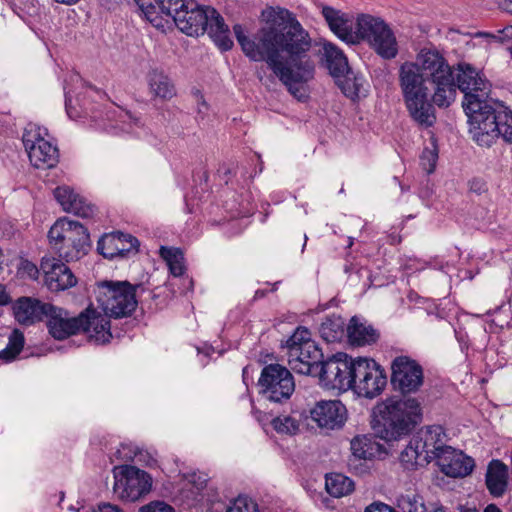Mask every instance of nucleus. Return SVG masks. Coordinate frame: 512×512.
<instances>
[{
  "mask_svg": "<svg viewBox=\"0 0 512 512\" xmlns=\"http://www.w3.org/2000/svg\"><path fill=\"white\" fill-rule=\"evenodd\" d=\"M285 347L291 369L299 374H310L312 367L322 357L321 350L306 327H298L287 339Z\"/></svg>",
  "mask_w": 512,
  "mask_h": 512,
  "instance_id": "nucleus-11",
  "label": "nucleus"
},
{
  "mask_svg": "<svg viewBox=\"0 0 512 512\" xmlns=\"http://www.w3.org/2000/svg\"><path fill=\"white\" fill-rule=\"evenodd\" d=\"M485 482L494 497H501L508 486V467L500 460H492L487 468Z\"/></svg>",
  "mask_w": 512,
  "mask_h": 512,
  "instance_id": "nucleus-28",
  "label": "nucleus"
},
{
  "mask_svg": "<svg viewBox=\"0 0 512 512\" xmlns=\"http://www.w3.org/2000/svg\"><path fill=\"white\" fill-rule=\"evenodd\" d=\"M48 238L59 257L67 262L80 259L91 246L87 229L81 223L67 218L54 223Z\"/></svg>",
  "mask_w": 512,
  "mask_h": 512,
  "instance_id": "nucleus-9",
  "label": "nucleus"
},
{
  "mask_svg": "<svg viewBox=\"0 0 512 512\" xmlns=\"http://www.w3.org/2000/svg\"><path fill=\"white\" fill-rule=\"evenodd\" d=\"M246 57L266 62L269 69L296 99L308 98L307 83L314 78L315 61L308 55L312 39L296 15L279 6L261 13V26L249 38L240 24L233 26Z\"/></svg>",
  "mask_w": 512,
  "mask_h": 512,
  "instance_id": "nucleus-1",
  "label": "nucleus"
},
{
  "mask_svg": "<svg viewBox=\"0 0 512 512\" xmlns=\"http://www.w3.org/2000/svg\"><path fill=\"white\" fill-rule=\"evenodd\" d=\"M83 313L85 314V322L81 331H84L97 344L109 342L112 334L110 331V321L107 319L108 316L89 309Z\"/></svg>",
  "mask_w": 512,
  "mask_h": 512,
  "instance_id": "nucleus-26",
  "label": "nucleus"
},
{
  "mask_svg": "<svg viewBox=\"0 0 512 512\" xmlns=\"http://www.w3.org/2000/svg\"><path fill=\"white\" fill-rule=\"evenodd\" d=\"M460 512H478L475 508L461 507Z\"/></svg>",
  "mask_w": 512,
  "mask_h": 512,
  "instance_id": "nucleus-54",
  "label": "nucleus"
},
{
  "mask_svg": "<svg viewBox=\"0 0 512 512\" xmlns=\"http://www.w3.org/2000/svg\"><path fill=\"white\" fill-rule=\"evenodd\" d=\"M54 197L63 210L68 213H73L82 218H88L94 214V207L69 186L55 188Z\"/></svg>",
  "mask_w": 512,
  "mask_h": 512,
  "instance_id": "nucleus-24",
  "label": "nucleus"
},
{
  "mask_svg": "<svg viewBox=\"0 0 512 512\" xmlns=\"http://www.w3.org/2000/svg\"><path fill=\"white\" fill-rule=\"evenodd\" d=\"M356 358L347 354L338 353L321 363L319 374L321 384L329 390L346 392L352 386V370L355 367Z\"/></svg>",
  "mask_w": 512,
  "mask_h": 512,
  "instance_id": "nucleus-16",
  "label": "nucleus"
},
{
  "mask_svg": "<svg viewBox=\"0 0 512 512\" xmlns=\"http://www.w3.org/2000/svg\"><path fill=\"white\" fill-rule=\"evenodd\" d=\"M10 301V296L6 292L5 287L0 284V306L7 305Z\"/></svg>",
  "mask_w": 512,
  "mask_h": 512,
  "instance_id": "nucleus-51",
  "label": "nucleus"
},
{
  "mask_svg": "<svg viewBox=\"0 0 512 512\" xmlns=\"http://www.w3.org/2000/svg\"><path fill=\"white\" fill-rule=\"evenodd\" d=\"M325 487L331 496L340 498L354 490V482L343 474L331 473L326 475Z\"/></svg>",
  "mask_w": 512,
  "mask_h": 512,
  "instance_id": "nucleus-35",
  "label": "nucleus"
},
{
  "mask_svg": "<svg viewBox=\"0 0 512 512\" xmlns=\"http://www.w3.org/2000/svg\"><path fill=\"white\" fill-rule=\"evenodd\" d=\"M70 101V99H68V97L66 96V100H65V103H66V108H68V102ZM67 111L69 112V109H67Z\"/></svg>",
  "mask_w": 512,
  "mask_h": 512,
  "instance_id": "nucleus-57",
  "label": "nucleus"
},
{
  "mask_svg": "<svg viewBox=\"0 0 512 512\" xmlns=\"http://www.w3.org/2000/svg\"><path fill=\"white\" fill-rule=\"evenodd\" d=\"M45 318L50 335L56 340H64L77 334L83 328L85 314L81 313L77 317L71 316L63 308L50 305Z\"/></svg>",
  "mask_w": 512,
  "mask_h": 512,
  "instance_id": "nucleus-17",
  "label": "nucleus"
},
{
  "mask_svg": "<svg viewBox=\"0 0 512 512\" xmlns=\"http://www.w3.org/2000/svg\"><path fill=\"white\" fill-rule=\"evenodd\" d=\"M27 152L31 164L36 168H52L58 163V149L49 141H40Z\"/></svg>",
  "mask_w": 512,
  "mask_h": 512,
  "instance_id": "nucleus-30",
  "label": "nucleus"
},
{
  "mask_svg": "<svg viewBox=\"0 0 512 512\" xmlns=\"http://www.w3.org/2000/svg\"><path fill=\"white\" fill-rule=\"evenodd\" d=\"M146 80L149 93L153 99L168 101L176 96L174 83L162 70H150L146 76Z\"/></svg>",
  "mask_w": 512,
  "mask_h": 512,
  "instance_id": "nucleus-27",
  "label": "nucleus"
},
{
  "mask_svg": "<svg viewBox=\"0 0 512 512\" xmlns=\"http://www.w3.org/2000/svg\"><path fill=\"white\" fill-rule=\"evenodd\" d=\"M376 435L386 442L409 434L422 420L421 403L416 398L387 399L375 408Z\"/></svg>",
  "mask_w": 512,
  "mask_h": 512,
  "instance_id": "nucleus-3",
  "label": "nucleus"
},
{
  "mask_svg": "<svg viewBox=\"0 0 512 512\" xmlns=\"http://www.w3.org/2000/svg\"><path fill=\"white\" fill-rule=\"evenodd\" d=\"M41 270L45 275V283L51 291H62L76 285L77 278L70 268L54 257H43Z\"/></svg>",
  "mask_w": 512,
  "mask_h": 512,
  "instance_id": "nucleus-19",
  "label": "nucleus"
},
{
  "mask_svg": "<svg viewBox=\"0 0 512 512\" xmlns=\"http://www.w3.org/2000/svg\"><path fill=\"white\" fill-rule=\"evenodd\" d=\"M352 376L351 390L368 399L379 396L387 384L384 369L373 359L356 358Z\"/></svg>",
  "mask_w": 512,
  "mask_h": 512,
  "instance_id": "nucleus-12",
  "label": "nucleus"
},
{
  "mask_svg": "<svg viewBox=\"0 0 512 512\" xmlns=\"http://www.w3.org/2000/svg\"><path fill=\"white\" fill-rule=\"evenodd\" d=\"M138 246L137 238L122 232L107 234L98 241V250L109 259L117 256L123 257L132 251L137 252Z\"/></svg>",
  "mask_w": 512,
  "mask_h": 512,
  "instance_id": "nucleus-22",
  "label": "nucleus"
},
{
  "mask_svg": "<svg viewBox=\"0 0 512 512\" xmlns=\"http://www.w3.org/2000/svg\"><path fill=\"white\" fill-rule=\"evenodd\" d=\"M259 393L271 402H282L290 398L295 389L291 372L280 364L266 365L258 380Z\"/></svg>",
  "mask_w": 512,
  "mask_h": 512,
  "instance_id": "nucleus-13",
  "label": "nucleus"
},
{
  "mask_svg": "<svg viewBox=\"0 0 512 512\" xmlns=\"http://www.w3.org/2000/svg\"><path fill=\"white\" fill-rule=\"evenodd\" d=\"M400 462L402 466L407 470H413L418 466H424L428 464L427 454L422 453L420 445H418L417 439L413 436L409 441L408 445L400 454Z\"/></svg>",
  "mask_w": 512,
  "mask_h": 512,
  "instance_id": "nucleus-33",
  "label": "nucleus"
},
{
  "mask_svg": "<svg viewBox=\"0 0 512 512\" xmlns=\"http://www.w3.org/2000/svg\"><path fill=\"white\" fill-rule=\"evenodd\" d=\"M173 21L188 36H199L207 32L223 51H228L233 46L223 17L210 6H199L194 0H189L185 8L176 13Z\"/></svg>",
  "mask_w": 512,
  "mask_h": 512,
  "instance_id": "nucleus-4",
  "label": "nucleus"
},
{
  "mask_svg": "<svg viewBox=\"0 0 512 512\" xmlns=\"http://www.w3.org/2000/svg\"><path fill=\"white\" fill-rule=\"evenodd\" d=\"M139 512H174V509L164 502H152L143 506Z\"/></svg>",
  "mask_w": 512,
  "mask_h": 512,
  "instance_id": "nucleus-46",
  "label": "nucleus"
},
{
  "mask_svg": "<svg viewBox=\"0 0 512 512\" xmlns=\"http://www.w3.org/2000/svg\"><path fill=\"white\" fill-rule=\"evenodd\" d=\"M140 454V451L133 443H121L111 456V461L132 462Z\"/></svg>",
  "mask_w": 512,
  "mask_h": 512,
  "instance_id": "nucleus-42",
  "label": "nucleus"
},
{
  "mask_svg": "<svg viewBox=\"0 0 512 512\" xmlns=\"http://www.w3.org/2000/svg\"><path fill=\"white\" fill-rule=\"evenodd\" d=\"M398 82L405 107L410 117L421 127H431L436 122L432 93L427 79L414 61L403 62L398 70Z\"/></svg>",
  "mask_w": 512,
  "mask_h": 512,
  "instance_id": "nucleus-2",
  "label": "nucleus"
},
{
  "mask_svg": "<svg viewBox=\"0 0 512 512\" xmlns=\"http://www.w3.org/2000/svg\"><path fill=\"white\" fill-rule=\"evenodd\" d=\"M438 154L431 149H425L421 155V165L427 173H432L435 169Z\"/></svg>",
  "mask_w": 512,
  "mask_h": 512,
  "instance_id": "nucleus-45",
  "label": "nucleus"
},
{
  "mask_svg": "<svg viewBox=\"0 0 512 512\" xmlns=\"http://www.w3.org/2000/svg\"><path fill=\"white\" fill-rule=\"evenodd\" d=\"M139 287L128 281H100L94 289L95 299L106 316L116 319L127 317L136 310Z\"/></svg>",
  "mask_w": 512,
  "mask_h": 512,
  "instance_id": "nucleus-7",
  "label": "nucleus"
},
{
  "mask_svg": "<svg viewBox=\"0 0 512 512\" xmlns=\"http://www.w3.org/2000/svg\"><path fill=\"white\" fill-rule=\"evenodd\" d=\"M337 85L345 96L349 98L358 97L363 86V77L356 75L349 67L347 72L334 77Z\"/></svg>",
  "mask_w": 512,
  "mask_h": 512,
  "instance_id": "nucleus-36",
  "label": "nucleus"
},
{
  "mask_svg": "<svg viewBox=\"0 0 512 512\" xmlns=\"http://www.w3.org/2000/svg\"><path fill=\"white\" fill-rule=\"evenodd\" d=\"M508 3H509L510 5H512V0H508Z\"/></svg>",
  "mask_w": 512,
  "mask_h": 512,
  "instance_id": "nucleus-60",
  "label": "nucleus"
},
{
  "mask_svg": "<svg viewBox=\"0 0 512 512\" xmlns=\"http://www.w3.org/2000/svg\"><path fill=\"white\" fill-rule=\"evenodd\" d=\"M274 430L279 434L295 435L300 430V421L291 415H280L271 422Z\"/></svg>",
  "mask_w": 512,
  "mask_h": 512,
  "instance_id": "nucleus-40",
  "label": "nucleus"
},
{
  "mask_svg": "<svg viewBox=\"0 0 512 512\" xmlns=\"http://www.w3.org/2000/svg\"><path fill=\"white\" fill-rule=\"evenodd\" d=\"M321 13L330 30L347 44H357L356 30L352 28L351 16L333 7L323 5Z\"/></svg>",
  "mask_w": 512,
  "mask_h": 512,
  "instance_id": "nucleus-23",
  "label": "nucleus"
},
{
  "mask_svg": "<svg viewBox=\"0 0 512 512\" xmlns=\"http://www.w3.org/2000/svg\"><path fill=\"white\" fill-rule=\"evenodd\" d=\"M468 119L469 133L478 145L490 147L499 136L512 143V111L507 107L491 101Z\"/></svg>",
  "mask_w": 512,
  "mask_h": 512,
  "instance_id": "nucleus-6",
  "label": "nucleus"
},
{
  "mask_svg": "<svg viewBox=\"0 0 512 512\" xmlns=\"http://www.w3.org/2000/svg\"><path fill=\"white\" fill-rule=\"evenodd\" d=\"M226 512H259L257 504L247 497L236 498Z\"/></svg>",
  "mask_w": 512,
  "mask_h": 512,
  "instance_id": "nucleus-44",
  "label": "nucleus"
},
{
  "mask_svg": "<svg viewBox=\"0 0 512 512\" xmlns=\"http://www.w3.org/2000/svg\"><path fill=\"white\" fill-rule=\"evenodd\" d=\"M144 15L145 19L149 21L154 27L158 29H164L168 24V19L164 13L158 7V4L154 0H150L147 3L144 2L139 8Z\"/></svg>",
  "mask_w": 512,
  "mask_h": 512,
  "instance_id": "nucleus-38",
  "label": "nucleus"
},
{
  "mask_svg": "<svg viewBox=\"0 0 512 512\" xmlns=\"http://www.w3.org/2000/svg\"><path fill=\"white\" fill-rule=\"evenodd\" d=\"M113 474L114 493L122 500L134 502L151 488L149 475L134 466H115Z\"/></svg>",
  "mask_w": 512,
  "mask_h": 512,
  "instance_id": "nucleus-15",
  "label": "nucleus"
},
{
  "mask_svg": "<svg viewBox=\"0 0 512 512\" xmlns=\"http://www.w3.org/2000/svg\"><path fill=\"white\" fill-rule=\"evenodd\" d=\"M485 35L486 36H490L493 39H497V40L503 42L505 40L512 39V26H508V27H505L502 30H499L497 35H491V34H488V33L485 34Z\"/></svg>",
  "mask_w": 512,
  "mask_h": 512,
  "instance_id": "nucleus-48",
  "label": "nucleus"
},
{
  "mask_svg": "<svg viewBox=\"0 0 512 512\" xmlns=\"http://www.w3.org/2000/svg\"><path fill=\"white\" fill-rule=\"evenodd\" d=\"M440 470L447 476L463 478L469 475L475 466L474 459L451 446L444 450L437 462Z\"/></svg>",
  "mask_w": 512,
  "mask_h": 512,
  "instance_id": "nucleus-21",
  "label": "nucleus"
},
{
  "mask_svg": "<svg viewBox=\"0 0 512 512\" xmlns=\"http://www.w3.org/2000/svg\"><path fill=\"white\" fill-rule=\"evenodd\" d=\"M380 444L373 437L358 435L351 440V451L355 459L367 460L373 458L380 451Z\"/></svg>",
  "mask_w": 512,
  "mask_h": 512,
  "instance_id": "nucleus-32",
  "label": "nucleus"
},
{
  "mask_svg": "<svg viewBox=\"0 0 512 512\" xmlns=\"http://www.w3.org/2000/svg\"><path fill=\"white\" fill-rule=\"evenodd\" d=\"M50 305V303H43L29 297L19 298L13 305L15 319L24 325H31L42 321L48 311L46 308L50 307Z\"/></svg>",
  "mask_w": 512,
  "mask_h": 512,
  "instance_id": "nucleus-25",
  "label": "nucleus"
},
{
  "mask_svg": "<svg viewBox=\"0 0 512 512\" xmlns=\"http://www.w3.org/2000/svg\"><path fill=\"white\" fill-rule=\"evenodd\" d=\"M310 418L320 429L338 430L347 420V409L339 400H321L310 409Z\"/></svg>",
  "mask_w": 512,
  "mask_h": 512,
  "instance_id": "nucleus-18",
  "label": "nucleus"
},
{
  "mask_svg": "<svg viewBox=\"0 0 512 512\" xmlns=\"http://www.w3.org/2000/svg\"><path fill=\"white\" fill-rule=\"evenodd\" d=\"M456 90L464 93L462 106L468 118L487 105L490 83L484 75L468 63H458L454 68Z\"/></svg>",
  "mask_w": 512,
  "mask_h": 512,
  "instance_id": "nucleus-10",
  "label": "nucleus"
},
{
  "mask_svg": "<svg viewBox=\"0 0 512 512\" xmlns=\"http://www.w3.org/2000/svg\"><path fill=\"white\" fill-rule=\"evenodd\" d=\"M323 56L326 66L333 78L347 72V68L349 67L347 58L336 45L325 43L323 45Z\"/></svg>",
  "mask_w": 512,
  "mask_h": 512,
  "instance_id": "nucleus-31",
  "label": "nucleus"
},
{
  "mask_svg": "<svg viewBox=\"0 0 512 512\" xmlns=\"http://www.w3.org/2000/svg\"><path fill=\"white\" fill-rule=\"evenodd\" d=\"M58 3L65 4V5H73L76 4L79 0H55Z\"/></svg>",
  "mask_w": 512,
  "mask_h": 512,
  "instance_id": "nucleus-53",
  "label": "nucleus"
},
{
  "mask_svg": "<svg viewBox=\"0 0 512 512\" xmlns=\"http://www.w3.org/2000/svg\"><path fill=\"white\" fill-rule=\"evenodd\" d=\"M425 510H426V509H425L424 505H422V504H421L420 506H418V507H416V508H415V511H414V512H425ZM409 512H412V511H411V510H409Z\"/></svg>",
  "mask_w": 512,
  "mask_h": 512,
  "instance_id": "nucleus-55",
  "label": "nucleus"
},
{
  "mask_svg": "<svg viewBox=\"0 0 512 512\" xmlns=\"http://www.w3.org/2000/svg\"><path fill=\"white\" fill-rule=\"evenodd\" d=\"M24 346V335L15 329L9 336L7 346L0 351V359L10 362L22 351Z\"/></svg>",
  "mask_w": 512,
  "mask_h": 512,
  "instance_id": "nucleus-39",
  "label": "nucleus"
},
{
  "mask_svg": "<svg viewBox=\"0 0 512 512\" xmlns=\"http://www.w3.org/2000/svg\"><path fill=\"white\" fill-rule=\"evenodd\" d=\"M162 13L172 20L176 17V13L185 8L189 0H154Z\"/></svg>",
  "mask_w": 512,
  "mask_h": 512,
  "instance_id": "nucleus-43",
  "label": "nucleus"
},
{
  "mask_svg": "<svg viewBox=\"0 0 512 512\" xmlns=\"http://www.w3.org/2000/svg\"><path fill=\"white\" fill-rule=\"evenodd\" d=\"M160 255L166 261L170 272L174 276H181L184 273V258L180 249L172 247H161Z\"/></svg>",
  "mask_w": 512,
  "mask_h": 512,
  "instance_id": "nucleus-37",
  "label": "nucleus"
},
{
  "mask_svg": "<svg viewBox=\"0 0 512 512\" xmlns=\"http://www.w3.org/2000/svg\"><path fill=\"white\" fill-rule=\"evenodd\" d=\"M484 512H502L495 504H489Z\"/></svg>",
  "mask_w": 512,
  "mask_h": 512,
  "instance_id": "nucleus-52",
  "label": "nucleus"
},
{
  "mask_svg": "<svg viewBox=\"0 0 512 512\" xmlns=\"http://www.w3.org/2000/svg\"><path fill=\"white\" fill-rule=\"evenodd\" d=\"M508 11L512 13V8L507 7Z\"/></svg>",
  "mask_w": 512,
  "mask_h": 512,
  "instance_id": "nucleus-59",
  "label": "nucleus"
},
{
  "mask_svg": "<svg viewBox=\"0 0 512 512\" xmlns=\"http://www.w3.org/2000/svg\"><path fill=\"white\" fill-rule=\"evenodd\" d=\"M201 106H202L203 108H207L206 103H205V101H204V100H202Z\"/></svg>",
  "mask_w": 512,
  "mask_h": 512,
  "instance_id": "nucleus-58",
  "label": "nucleus"
},
{
  "mask_svg": "<svg viewBox=\"0 0 512 512\" xmlns=\"http://www.w3.org/2000/svg\"><path fill=\"white\" fill-rule=\"evenodd\" d=\"M432 512H445L442 508L434 509Z\"/></svg>",
  "mask_w": 512,
  "mask_h": 512,
  "instance_id": "nucleus-56",
  "label": "nucleus"
},
{
  "mask_svg": "<svg viewBox=\"0 0 512 512\" xmlns=\"http://www.w3.org/2000/svg\"><path fill=\"white\" fill-rule=\"evenodd\" d=\"M357 43L364 42L383 60H393L399 44L390 25L381 17L360 14L356 19Z\"/></svg>",
  "mask_w": 512,
  "mask_h": 512,
  "instance_id": "nucleus-8",
  "label": "nucleus"
},
{
  "mask_svg": "<svg viewBox=\"0 0 512 512\" xmlns=\"http://www.w3.org/2000/svg\"><path fill=\"white\" fill-rule=\"evenodd\" d=\"M47 135V131L40 126L29 123L23 133L22 141L25 150L28 151L30 148L37 146L40 141H46L44 136Z\"/></svg>",
  "mask_w": 512,
  "mask_h": 512,
  "instance_id": "nucleus-41",
  "label": "nucleus"
},
{
  "mask_svg": "<svg viewBox=\"0 0 512 512\" xmlns=\"http://www.w3.org/2000/svg\"><path fill=\"white\" fill-rule=\"evenodd\" d=\"M414 63L432 87V102L439 108H448L456 100L454 67L435 48H422Z\"/></svg>",
  "mask_w": 512,
  "mask_h": 512,
  "instance_id": "nucleus-5",
  "label": "nucleus"
},
{
  "mask_svg": "<svg viewBox=\"0 0 512 512\" xmlns=\"http://www.w3.org/2000/svg\"><path fill=\"white\" fill-rule=\"evenodd\" d=\"M20 271L23 275H27L31 279H37L39 275L37 266L30 261H23L21 263Z\"/></svg>",
  "mask_w": 512,
  "mask_h": 512,
  "instance_id": "nucleus-47",
  "label": "nucleus"
},
{
  "mask_svg": "<svg viewBox=\"0 0 512 512\" xmlns=\"http://www.w3.org/2000/svg\"><path fill=\"white\" fill-rule=\"evenodd\" d=\"M365 512H395L390 506L383 503H375L368 506Z\"/></svg>",
  "mask_w": 512,
  "mask_h": 512,
  "instance_id": "nucleus-49",
  "label": "nucleus"
},
{
  "mask_svg": "<svg viewBox=\"0 0 512 512\" xmlns=\"http://www.w3.org/2000/svg\"><path fill=\"white\" fill-rule=\"evenodd\" d=\"M347 337L353 346H366L375 343L379 333L371 325L361 322L357 317H352L347 325Z\"/></svg>",
  "mask_w": 512,
  "mask_h": 512,
  "instance_id": "nucleus-29",
  "label": "nucleus"
},
{
  "mask_svg": "<svg viewBox=\"0 0 512 512\" xmlns=\"http://www.w3.org/2000/svg\"><path fill=\"white\" fill-rule=\"evenodd\" d=\"M93 512H122L119 508L116 506L110 505V504H102L98 506L96 510Z\"/></svg>",
  "mask_w": 512,
  "mask_h": 512,
  "instance_id": "nucleus-50",
  "label": "nucleus"
},
{
  "mask_svg": "<svg viewBox=\"0 0 512 512\" xmlns=\"http://www.w3.org/2000/svg\"><path fill=\"white\" fill-rule=\"evenodd\" d=\"M345 320L339 315L327 316L320 326L321 337L328 343L340 341L345 334Z\"/></svg>",
  "mask_w": 512,
  "mask_h": 512,
  "instance_id": "nucleus-34",
  "label": "nucleus"
},
{
  "mask_svg": "<svg viewBox=\"0 0 512 512\" xmlns=\"http://www.w3.org/2000/svg\"><path fill=\"white\" fill-rule=\"evenodd\" d=\"M390 382L393 390L403 396L416 394L424 384V369L409 356H397L391 362Z\"/></svg>",
  "mask_w": 512,
  "mask_h": 512,
  "instance_id": "nucleus-14",
  "label": "nucleus"
},
{
  "mask_svg": "<svg viewBox=\"0 0 512 512\" xmlns=\"http://www.w3.org/2000/svg\"><path fill=\"white\" fill-rule=\"evenodd\" d=\"M414 437L417 439L422 453L427 454L428 463L432 460L438 462L444 450L450 447L446 445V434L444 428L440 425H431L422 428Z\"/></svg>",
  "mask_w": 512,
  "mask_h": 512,
  "instance_id": "nucleus-20",
  "label": "nucleus"
}]
</instances>
